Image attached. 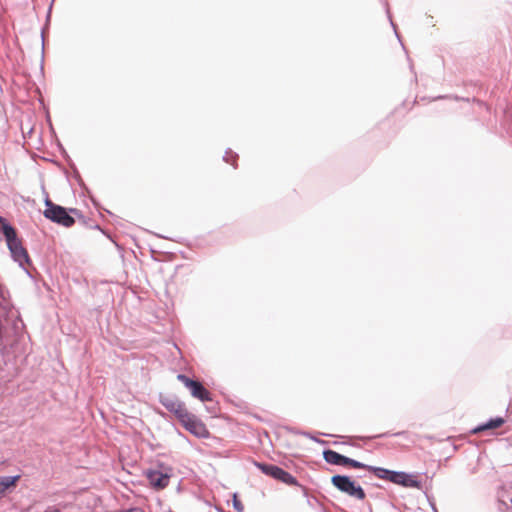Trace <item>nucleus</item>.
I'll return each mask as SVG.
<instances>
[{
    "label": "nucleus",
    "mask_w": 512,
    "mask_h": 512,
    "mask_svg": "<svg viewBox=\"0 0 512 512\" xmlns=\"http://www.w3.org/2000/svg\"><path fill=\"white\" fill-rule=\"evenodd\" d=\"M325 461L333 465L350 466L357 469H367L371 471L377 478L388 480L392 483L402 485L404 487L419 488L420 483L415 476L409 475L404 472L391 471L385 468L373 467L346 456H343L336 451L326 450L323 453Z\"/></svg>",
    "instance_id": "f257e3e1"
},
{
    "label": "nucleus",
    "mask_w": 512,
    "mask_h": 512,
    "mask_svg": "<svg viewBox=\"0 0 512 512\" xmlns=\"http://www.w3.org/2000/svg\"><path fill=\"white\" fill-rule=\"evenodd\" d=\"M3 234L6 238L7 245L15 261L21 266L29 262V256L26 249L22 246L21 240L17 237L16 230L9 224L2 227Z\"/></svg>",
    "instance_id": "f03ea898"
},
{
    "label": "nucleus",
    "mask_w": 512,
    "mask_h": 512,
    "mask_svg": "<svg viewBox=\"0 0 512 512\" xmlns=\"http://www.w3.org/2000/svg\"><path fill=\"white\" fill-rule=\"evenodd\" d=\"M45 205L46 209L43 214L47 219L64 227L74 225V218L64 207L54 204L49 198L45 200Z\"/></svg>",
    "instance_id": "7ed1b4c3"
},
{
    "label": "nucleus",
    "mask_w": 512,
    "mask_h": 512,
    "mask_svg": "<svg viewBox=\"0 0 512 512\" xmlns=\"http://www.w3.org/2000/svg\"><path fill=\"white\" fill-rule=\"evenodd\" d=\"M332 484L341 492L348 494L358 500H364L366 494L361 486L356 485L348 476L334 475L331 478Z\"/></svg>",
    "instance_id": "20e7f679"
},
{
    "label": "nucleus",
    "mask_w": 512,
    "mask_h": 512,
    "mask_svg": "<svg viewBox=\"0 0 512 512\" xmlns=\"http://www.w3.org/2000/svg\"><path fill=\"white\" fill-rule=\"evenodd\" d=\"M180 423L187 431L196 437L208 438L210 435L206 425L190 412L187 414V417L180 420Z\"/></svg>",
    "instance_id": "39448f33"
},
{
    "label": "nucleus",
    "mask_w": 512,
    "mask_h": 512,
    "mask_svg": "<svg viewBox=\"0 0 512 512\" xmlns=\"http://www.w3.org/2000/svg\"><path fill=\"white\" fill-rule=\"evenodd\" d=\"M177 379L190 390L193 397L202 402L212 400L211 393L199 381L192 380L184 374L177 375Z\"/></svg>",
    "instance_id": "423d86ee"
},
{
    "label": "nucleus",
    "mask_w": 512,
    "mask_h": 512,
    "mask_svg": "<svg viewBox=\"0 0 512 512\" xmlns=\"http://www.w3.org/2000/svg\"><path fill=\"white\" fill-rule=\"evenodd\" d=\"M258 467L261 469L263 473L269 475L287 485H297V480L294 476H292L287 471L275 465H267V464H258Z\"/></svg>",
    "instance_id": "0eeeda50"
},
{
    "label": "nucleus",
    "mask_w": 512,
    "mask_h": 512,
    "mask_svg": "<svg viewBox=\"0 0 512 512\" xmlns=\"http://www.w3.org/2000/svg\"><path fill=\"white\" fill-rule=\"evenodd\" d=\"M146 476L149 484L158 490L166 488L170 481V475L168 473H163L158 470H149L146 472Z\"/></svg>",
    "instance_id": "6e6552de"
},
{
    "label": "nucleus",
    "mask_w": 512,
    "mask_h": 512,
    "mask_svg": "<svg viewBox=\"0 0 512 512\" xmlns=\"http://www.w3.org/2000/svg\"><path fill=\"white\" fill-rule=\"evenodd\" d=\"M162 404L168 411L173 413L179 421L182 418L187 417V414L189 413L186 405L177 399L166 398L162 400Z\"/></svg>",
    "instance_id": "1a4fd4ad"
},
{
    "label": "nucleus",
    "mask_w": 512,
    "mask_h": 512,
    "mask_svg": "<svg viewBox=\"0 0 512 512\" xmlns=\"http://www.w3.org/2000/svg\"><path fill=\"white\" fill-rule=\"evenodd\" d=\"M20 479V475L0 477V498H3L8 493L13 492L17 487Z\"/></svg>",
    "instance_id": "9d476101"
},
{
    "label": "nucleus",
    "mask_w": 512,
    "mask_h": 512,
    "mask_svg": "<svg viewBox=\"0 0 512 512\" xmlns=\"http://www.w3.org/2000/svg\"><path fill=\"white\" fill-rule=\"evenodd\" d=\"M505 423V420L502 417H496L494 419H491L487 423L478 426L473 430L474 433L482 432L489 429H496L501 427Z\"/></svg>",
    "instance_id": "9b49d317"
},
{
    "label": "nucleus",
    "mask_w": 512,
    "mask_h": 512,
    "mask_svg": "<svg viewBox=\"0 0 512 512\" xmlns=\"http://www.w3.org/2000/svg\"><path fill=\"white\" fill-rule=\"evenodd\" d=\"M12 307L9 291L0 282V308L9 311Z\"/></svg>",
    "instance_id": "f8f14e48"
},
{
    "label": "nucleus",
    "mask_w": 512,
    "mask_h": 512,
    "mask_svg": "<svg viewBox=\"0 0 512 512\" xmlns=\"http://www.w3.org/2000/svg\"><path fill=\"white\" fill-rule=\"evenodd\" d=\"M233 504H234V508L238 511V512H242L243 511V505L242 503L240 502V500L237 498L236 495H234V498H233Z\"/></svg>",
    "instance_id": "ddd939ff"
},
{
    "label": "nucleus",
    "mask_w": 512,
    "mask_h": 512,
    "mask_svg": "<svg viewBox=\"0 0 512 512\" xmlns=\"http://www.w3.org/2000/svg\"><path fill=\"white\" fill-rule=\"evenodd\" d=\"M44 512H60V510L57 508H49V509L45 510Z\"/></svg>",
    "instance_id": "4468645a"
},
{
    "label": "nucleus",
    "mask_w": 512,
    "mask_h": 512,
    "mask_svg": "<svg viewBox=\"0 0 512 512\" xmlns=\"http://www.w3.org/2000/svg\"><path fill=\"white\" fill-rule=\"evenodd\" d=\"M69 212H70V213H73V214H75V215H79V212H78V210H77V209H69Z\"/></svg>",
    "instance_id": "2eb2a0df"
}]
</instances>
